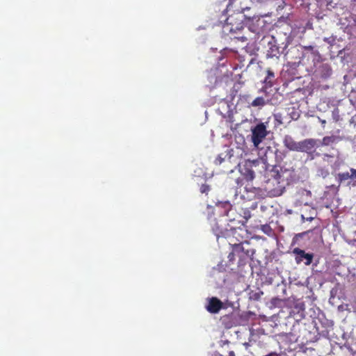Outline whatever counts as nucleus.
I'll list each match as a JSON object with an SVG mask.
<instances>
[{
    "mask_svg": "<svg viewBox=\"0 0 356 356\" xmlns=\"http://www.w3.org/2000/svg\"><path fill=\"white\" fill-rule=\"evenodd\" d=\"M295 50L297 52L296 58L298 60V65L304 67L314 80L320 82L332 77L333 69L331 64L323 58L316 47L298 45Z\"/></svg>",
    "mask_w": 356,
    "mask_h": 356,
    "instance_id": "1",
    "label": "nucleus"
},
{
    "mask_svg": "<svg viewBox=\"0 0 356 356\" xmlns=\"http://www.w3.org/2000/svg\"><path fill=\"white\" fill-rule=\"evenodd\" d=\"M286 170L280 166H273L270 170H267L268 179L265 186V191L270 197H278L282 195L285 189L286 178Z\"/></svg>",
    "mask_w": 356,
    "mask_h": 356,
    "instance_id": "2",
    "label": "nucleus"
},
{
    "mask_svg": "<svg viewBox=\"0 0 356 356\" xmlns=\"http://www.w3.org/2000/svg\"><path fill=\"white\" fill-rule=\"evenodd\" d=\"M268 134L267 126L263 122L259 123L251 128V141L253 143L254 149H260V145L266 138Z\"/></svg>",
    "mask_w": 356,
    "mask_h": 356,
    "instance_id": "3",
    "label": "nucleus"
},
{
    "mask_svg": "<svg viewBox=\"0 0 356 356\" xmlns=\"http://www.w3.org/2000/svg\"><path fill=\"white\" fill-rule=\"evenodd\" d=\"M318 147V140L314 138H307L298 141V147L297 152H304L308 155V157L313 160L315 156H318V153H316V148Z\"/></svg>",
    "mask_w": 356,
    "mask_h": 356,
    "instance_id": "4",
    "label": "nucleus"
},
{
    "mask_svg": "<svg viewBox=\"0 0 356 356\" xmlns=\"http://www.w3.org/2000/svg\"><path fill=\"white\" fill-rule=\"evenodd\" d=\"M268 49L266 51L267 58H275L278 60L282 54L286 55L284 51L288 46L287 43H286L283 47H280L274 36L271 35L268 38Z\"/></svg>",
    "mask_w": 356,
    "mask_h": 356,
    "instance_id": "5",
    "label": "nucleus"
},
{
    "mask_svg": "<svg viewBox=\"0 0 356 356\" xmlns=\"http://www.w3.org/2000/svg\"><path fill=\"white\" fill-rule=\"evenodd\" d=\"M255 250L250 248V243L245 241L241 243L234 245L232 254H236L241 261H245L248 259H252Z\"/></svg>",
    "mask_w": 356,
    "mask_h": 356,
    "instance_id": "6",
    "label": "nucleus"
},
{
    "mask_svg": "<svg viewBox=\"0 0 356 356\" xmlns=\"http://www.w3.org/2000/svg\"><path fill=\"white\" fill-rule=\"evenodd\" d=\"M292 253L295 256V261L297 264L304 263L306 266H309L312 263L314 256L313 253L306 252L299 248H294Z\"/></svg>",
    "mask_w": 356,
    "mask_h": 356,
    "instance_id": "7",
    "label": "nucleus"
},
{
    "mask_svg": "<svg viewBox=\"0 0 356 356\" xmlns=\"http://www.w3.org/2000/svg\"><path fill=\"white\" fill-rule=\"evenodd\" d=\"M222 307V302L217 298H211L208 300V305L206 308L208 312L212 314L218 313Z\"/></svg>",
    "mask_w": 356,
    "mask_h": 356,
    "instance_id": "8",
    "label": "nucleus"
},
{
    "mask_svg": "<svg viewBox=\"0 0 356 356\" xmlns=\"http://www.w3.org/2000/svg\"><path fill=\"white\" fill-rule=\"evenodd\" d=\"M224 28L229 31V32L234 33L242 30L243 29V24L241 21V22L234 24L233 23V17H229L227 19V25Z\"/></svg>",
    "mask_w": 356,
    "mask_h": 356,
    "instance_id": "9",
    "label": "nucleus"
},
{
    "mask_svg": "<svg viewBox=\"0 0 356 356\" xmlns=\"http://www.w3.org/2000/svg\"><path fill=\"white\" fill-rule=\"evenodd\" d=\"M284 146L289 151L297 152L298 142L296 141L292 136L289 135L284 136L283 138Z\"/></svg>",
    "mask_w": 356,
    "mask_h": 356,
    "instance_id": "10",
    "label": "nucleus"
},
{
    "mask_svg": "<svg viewBox=\"0 0 356 356\" xmlns=\"http://www.w3.org/2000/svg\"><path fill=\"white\" fill-rule=\"evenodd\" d=\"M276 82L275 73L273 71L268 68L266 70V76L264 80V88L268 89L273 87Z\"/></svg>",
    "mask_w": 356,
    "mask_h": 356,
    "instance_id": "11",
    "label": "nucleus"
},
{
    "mask_svg": "<svg viewBox=\"0 0 356 356\" xmlns=\"http://www.w3.org/2000/svg\"><path fill=\"white\" fill-rule=\"evenodd\" d=\"M350 172H340L337 175V181L342 183L348 179H356V169L350 168Z\"/></svg>",
    "mask_w": 356,
    "mask_h": 356,
    "instance_id": "12",
    "label": "nucleus"
},
{
    "mask_svg": "<svg viewBox=\"0 0 356 356\" xmlns=\"http://www.w3.org/2000/svg\"><path fill=\"white\" fill-rule=\"evenodd\" d=\"M305 304L302 302H296L292 310L293 313L297 312V314L300 318L305 316Z\"/></svg>",
    "mask_w": 356,
    "mask_h": 356,
    "instance_id": "13",
    "label": "nucleus"
},
{
    "mask_svg": "<svg viewBox=\"0 0 356 356\" xmlns=\"http://www.w3.org/2000/svg\"><path fill=\"white\" fill-rule=\"evenodd\" d=\"M268 99L266 100L262 97H258L255 98L251 103V106L253 107H261L266 104Z\"/></svg>",
    "mask_w": 356,
    "mask_h": 356,
    "instance_id": "14",
    "label": "nucleus"
},
{
    "mask_svg": "<svg viewBox=\"0 0 356 356\" xmlns=\"http://www.w3.org/2000/svg\"><path fill=\"white\" fill-rule=\"evenodd\" d=\"M241 174L245 177L247 180L251 181L254 178V172L248 168H244L241 170Z\"/></svg>",
    "mask_w": 356,
    "mask_h": 356,
    "instance_id": "15",
    "label": "nucleus"
},
{
    "mask_svg": "<svg viewBox=\"0 0 356 356\" xmlns=\"http://www.w3.org/2000/svg\"><path fill=\"white\" fill-rule=\"evenodd\" d=\"M337 140V138L334 136H325L322 139V145H332Z\"/></svg>",
    "mask_w": 356,
    "mask_h": 356,
    "instance_id": "16",
    "label": "nucleus"
},
{
    "mask_svg": "<svg viewBox=\"0 0 356 356\" xmlns=\"http://www.w3.org/2000/svg\"><path fill=\"white\" fill-rule=\"evenodd\" d=\"M218 207H220L225 209V214L227 215L229 211L232 208V204L229 203V202H221L218 203Z\"/></svg>",
    "mask_w": 356,
    "mask_h": 356,
    "instance_id": "17",
    "label": "nucleus"
},
{
    "mask_svg": "<svg viewBox=\"0 0 356 356\" xmlns=\"http://www.w3.org/2000/svg\"><path fill=\"white\" fill-rule=\"evenodd\" d=\"M329 171L327 169H325L324 168H319L317 170V175L319 177H321L323 178H325L328 176Z\"/></svg>",
    "mask_w": 356,
    "mask_h": 356,
    "instance_id": "18",
    "label": "nucleus"
},
{
    "mask_svg": "<svg viewBox=\"0 0 356 356\" xmlns=\"http://www.w3.org/2000/svg\"><path fill=\"white\" fill-rule=\"evenodd\" d=\"M263 295V292L261 291H258L256 292L250 293V298L254 300H259L261 296Z\"/></svg>",
    "mask_w": 356,
    "mask_h": 356,
    "instance_id": "19",
    "label": "nucleus"
},
{
    "mask_svg": "<svg viewBox=\"0 0 356 356\" xmlns=\"http://www.w3.org/2000/svg\"><path fill=\"white\" fill-rule=\"evenodd\" d=\"M261 230L266 234L270 235L272 229L269 225H265L261 227Z\"/></svg>",
    "mask_w": 356,
    "mask_h": 356,
    "instance_id": "20",
    "label": "nucleus"
},
{
    "mask_svg": "<svg viewBox=\"0 0 356 356\" xmlns=\"http://www.w3.org/2000/svg\"><path fill=\"white\" fill-rule=\"evenodd\" d=\"M332 117L335 121H337L339 118V111L338 108H334L332 111Z\"/></svg>",
    "mask_w": 356,
    "mask_h": 356,
    "instance_id": "21",
    "label": "nucleus"
},
{
    "mask_svg": "<svg viewBox=\"0 0 356 356\" xmlns=\"http://www.w3.org/2000/svg\"><path fill=\"white\" fill-rule=\"evenodd\" d=\"M282 302V300L278 298H274L271 300V303L276 307H279Z\"/></svg>",
    "mask_w": 356,
    "mask_h": 356,
    "instance_id": "22",
    "label": "nucleus"
},
{
    "mask_svg": "<svg viewBox=\"0 0 356 356\" xmlns=\"http://www.w3.org/2000/svg\"><path fill=\"white\" fill-rule=\"evenodd\" d=\"M210 190L209 186L207 184H202L200 187V192L202 193H206Z\"/></svg>",
    "mask_w": 356,
    "mask_h": 356,
    "instance_id": "23",
    "label": "nucleus"
},
{
    "mask_svg": "<svg viewBox=\"0 0 356 356\" xmlns=\"http://www.w3.org/2000/svg\"><path fill=\"white\" fill-rule=\"evenodd\" d=\"M291 118L293 120H297L300 117V113L297 111H293L290 113Z\"/></svg>",
    "mask_w": 356,
    "mask_h": 356,
    "instance_id": "24",
    "label": "nucleus"
},
{
    "mask_svg": "<svg viewBox=\"0 0 356 356\" xmlns=\"http://www.w3.org/2000/svg\"><path fill=\"white\" fill-rule=\"evenodd\" d=\"M224 161V159L220 156L219 155L216 159V164H221L222 163V161Z\"/></svg>",
    "mask_w": 356,
    "mask_h": 356,
    "instance_id": "25",
    "label": "nucleus"
},
{
    "mask_svg": "<svg viewBox=\"0 0 356 356\" xmlns=\"http://www.w3.org/2000/svg\"><path fill=\"white\" fill-rule=\"evenodd\" d=\"M235 181H236L237 186H241L243 179L241 178H237Z\"/></svg>",
    "mask_w": 356,
    "mask_h": 356,
    "instance_id": "26",
    "label": "nucleus"
},
{
    "mask_svg": "<svg viewBox=\"0 0 356 356\" xmlns=\"http://www.w3.org/2000/svg\"><path fill=\"white\" fill-rule=\"evenodd\" d=\"M330 157H332V156H331V155H330L328 154H323V160L325 161H327L328 158H330Z\"/></svg>",
    "mask_w": 356,
    "mask_h": 356,
    "instance_id": "27",
    "label": "nucleus"
},
{
    "mask_svg": "<svg viewBox=\"0 0 356 356\" xmlns=\"http://www.w3.org/2000/svg\"><path fill=\"white\" fill-rule=\"evenodd\" d=\"M266 356H279V355H278L277 353L273 352V353H270L268 354Z\"/></svg>",
    "mask_w": 356,
    "mask_h": 356,
    "instance_id": "28",
    "label": "nucleus"
},
{
    "mask_svg": "<svg viewBox=\"0 0 356 356\" xmlns=\"http://www.w3.org/2000/svg\"><path fill=\"white\" fill-rule=\"evenodd\" d=\"M350 244L353 245V246H355L356 247V239H353L350 241Z\"/></svg>",
    "mask_w": 356,
    "mask_h": 356,
    "instance_id": "29",
    "label": "nucleus"
},
{
    "mask_svg": "<svg viewBox=\"0 0 356 356\" xmlns=\"http://www.w3.org/2000/svg\"><path fill=\"white\" fill-rule=\"evenodd\" d=\"M234 256H236V254H232V253H230V254H229L228 257H229V260L231 261V260H232V259H233V258H234Z\"/></svg>",
    "mask_w": 356,
    "mask_h": 356,
    "instance_id": "30",
    "label": "nucleus"
},
{
    "mask_svg": "<svg viewBox=\"0 0 356 356\" xmlns=\"http://www.w3.org/2000/svg\"><path fill=\"white\" fill-rule=\"evenodd\" d=\"M241 40H243V41H245L247 40V38L244 37V36H241Z\"/></svg>",
    "mask_w": 356,
    "mask_h": 356,
    "instance_id": "31",
    "label": "nucleus"
},
{
    "mask_svg": "<svg viewBox=\"0 0 356 356\" xmlns=\"http://www.w3.org/2000/svg\"><path fill=\"white\" fill-rule=\"evenodd\" d=\"M322 124H325L326 123V121L325 120H320Z\"/></svg>",
    "mask_w": 356,
    "mask_h": 356,
    "instance_id": "32",
    "label": "nucleus"
},
{
    "mask_svg": "<svg viewBox=\"0 0 356 356\" xmlns=\"http://www.w3.org/2000/svg\"><path fill=\"white\" fill-rule=\"evenodd\" d=\"M241 197L243 198V199H245V197L244 195H241Z\"/></svg>",
    "mask_w": 356,
    "mask_h": 356,
    "instance_id": "33",
    "label": "nucleus"
},
{
    "mask_svg": "<svg viewBox=\"0 0 356 356\" xmlns=\"http://www.w3.org/2000/svg\"><path fill=\"white\" fill-rule=\"evenodd\" d=\"M355 234H356V232H355Z\"/></svg>",
    "mask_w": 356,
    "mask_h": 356,
    "instance_id": "34",
    "label": "nucleus"
}]
</instances>
